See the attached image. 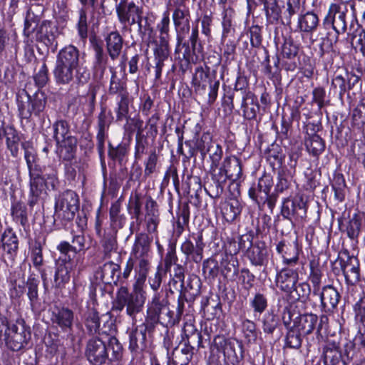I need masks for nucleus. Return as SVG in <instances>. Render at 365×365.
<instances>
[{
  "instance_id": "nucleus-31",
  "label": "nucleus",
  "mask_w": 365,
  "mask_h": 365,
  "mask_svg": "<svg viewBox=\"0 0 365 365\" xmlns=\"http://www.w3.org/2000/svg\"><path fill=\"white\" fill-rule=\"evenodd\" d=\"M322 359L324 365H337L342 361V352L339 343L327 339L322 347Z\"/></svg>"
},
{
  "instance_id": "nucleus-62",
  "label": "nucleus",
  "mask_w": 365,
  "mask_h": 365,
  "mask_svg": "<svg viewBox=\"0 0 365 365\" xmlns=\"http://www.w3.org/2000/svg\"><path fill=\"white\" fill-rule=\"evenodd\" d=\"M302 334L298 331L294 327L288 329L285 337V346L290 349H298L302 343Z\"/></svg>"
},
{
  "instance_id": "nucleus-58",
  "label": "nucleus",
  "mask_w": 365,
  "mask_h": 365,
  "mask_svg": "<svg viewBox=\"0 0 365 365\" xmlns=\"http://www.w3.org/2000/svg\"><path fill=\"white\" fill-rule=\"evenodd\" d=\"M202 272L205 278L215 279L220 273L218 262L213 257L205 259L202 263Z\"/></svg>"
},
{
  "instance_id": "nucleus-8",
  "label": "nucleus",
  "mask_w": 365,
  "mask_h": 365,
  "mask_svg": "<svg viewBox=\"0 0 365 365\" xmlns=\"http://www.w3.org/2000/svg\"><path fill=\"white\" fill-rule=\"evenodd\" d=\"M168 304L166 297H163L160 293H155L148 308L150 314L156 317L161 324L167 327L180 322L173 311L170 309Z\"/></svg>"
},
{
  "instance_id": "nucleus-30",
  "label": "nucleus",
  "mask_w": 365,
  "mask_h": 365,
  "mask_svg": "<svg viewBox=\"0 0 365 365\" xmlns=\"http://www.w3.org/2000/svg\"><path fill=\"white\" fill-rule=\"evenodd\" d=\"M245 257L252 265L262 267L267 264L268 251L264 242H255L254 245L245 252Z\"/></svg>"
},
{
  "instance_id": "nucleus-59",
  "label": "nucleus",
  "mask_w": 365,
  "mask_h": 365,
  "mask_svg": "<svg viewBox=\"0 0 365 365\" xmlns=\"http://www.w3.org/2000/svg\"><path fill=\"white\" fill-rule=\"evenodd\" d=\"M349 91L345 77L339 75L335 76L331 81L329 94L338 95L339 98L342 100L344 93Z\"/></svg>"
},
{
  "instance_id": "nucleus-55",
  "label": "nucleus",
  "mask_w": 365,
  "mask_h": 365,
  "mask_svg": "<svg viewBox=\"0 0 365 365\" xmlns=\"http://www.w3.org/2000/svg\"><path fill=\"white\" fill-rule=\"evenodd\" d=\"M106 346L107 351H111V357H108V359L110 361H120L122 359L123 355V347L115 336H109Z\"/></svg>"
},
{
  "instance_id": "nucleus-37",
  "label": "nucleus",
  "mask_w": 365,
  "mask_h": 365,
  "mask_svg": "<svg viewBox=\"0 0 365 365\" xmlns=\"http://www.w3.org/2000/svg\"><path fill=\"white\" fill-rule=\"evenodd\" d=\"M29 195L28 199V205L31 207H34L36 205L41 196L46 193V182L44 177L34 176L29 178Z\"/></svg>"
},
{
  "instance_id": "nucleus-43",
  "label": "nucleus",
  "mask_w": 365,
  "mask_h": 365,
  "mask_svg": "<svg viewBox=\"0 0 365 365\" xmlns=\"http://www.w3.org/2000/svg\"><path fill=\"white\" fill-rule=\"evenodd\" d=\"M304 145L309 154L316 158L324 151L326 147L324 140L317 134L306 137Z\"/></svg>"
},
{
  "instance_id": "nucleus-42",
  "label": "nucleus",
  "mask_w": 365,
  "mask_h": 365,
  "mask_svg": "<svg viewBox=\"0 0 365 365\" xmlns=\"http://www.w3.org/2000/svg\"><path fill=\"white\" fill-rule=\"evenodd\" d=\"M242 210L241 202L237 197H233L223 204L222 214L227 222H232L240 215Z\"/></svg>"
},
{
  "instance_id": "nucleus-63",
  "label": "nucleus",
  "mask_w": 365,
  "mask_h": 365,
  "mask_svg": "<svg viewBox=\"0 0 365 365\" xmlns=\"http://www.w3.org/2000/svg\"><path fill=\"white\" fill-rule=\"evenodd\" d=\"M352 122L358 128L365 125V98L361 99L352 113Z\"/></svg>"
},
{
  "instance_id": "nucleus-49",
  "label": "nucleus",
  "mask_w": 365,
  "mask_h": 365,
  "mask_svg": "<svg viewBox=\"0 0 365 365\" xmlns=\"http://www.w3.org/2000/svg\"><path fill=\"white\" fill-rule=\"evenodd\" d=\"M53 138L56 143L63 140H66L68 138H75L71 135L69 124L65 120H59L55 122L53 125Z\"/></svg>"
},
{
  "instance_id": "nucleus-5",
  "label": "nucleus",
  "mask_w": 365,
  "mask_h": 365,
  "mask_svg": "<svg viewBox=\"0 0 365 365\" xmlns=\"http://www.w3.org/2000/svg\"><path fill=\"white\" fill-rule=\"evenodd\" d=\"M79 197L71 190H66L59 193L55 199L54 222L66 226L71 222L79 210Z\"/></svg>"
},
{
  "instance_id": "nucleus-9",
  "label": "nucleus",
  "mask_w": 365,
  "mask_h": 365,
  "mask_svg": "<svg viewBox=\"0 0 365 365\" xmlns=\"http://www.w3.org/2000/svg\"><path fill=\"white\" fill-rule=\"evenodd\" d=\"M213 346L223 353L227 363L237 365L243 359L242 344L235 339L217 335L213 340Z\"/></svg>"
},
{
  "instance_id": "nucleus-24",
  "label": "nucleus",
  "mask_w": 365,
  "mask_h": 365,
  "mask_svg": "<svg viewBox=\"0 0 365 365\" xmlns=\"http://www.w3.org/2000/svg\"><path fill=\"white\" fill-rule=\"evenodd\" d=\"M72 245L68 242L62 241L58 246L57 250L61 255H71V257L76 259V255L78 252L83 253L90 248V242L87 241L83 235H74L72 238Z\"/></svg>"
},
{
  "instance_id": "nucleus-18",
  "label": "nucleus",
  "mask_w": 365,
  "mask_h": 365,
  "mask_svg": "<svg viewBox=\"0 0 365 365\" xmlns=\"http://www.w3.org/2000/svg\"><path fill=\"white\" fill-rule=\"evenodd\" d=\"M272 185V178L264 174L258 180L257 183L252 185L249 190V196L259 206H263L268 200V195Z\"/></svg>"
},
{
  "instance_id": "nucleus-60",
  "label": "nucleus",
  "mask_w": 365,
  "mask_h": 365,
  "mask_svg": "<svg viewBox=\"0 0 365 365\" xmlns=\"http://www.w3.org/2000/svg\"><path fill=\"white\" fill-rule=\"evenodd\" d=\"M11 215L14 221L24 226L28 222L26 207L21 202L12 205Z\"/></svg>"
},
{
  "instance_id": "nucleus-33",
  "label": "nucleus",
  "mask_w": 365,
  "mask_h": 365,
  "mask_svg": "<svg viewBox=\"0 0 365 365\" xmlns=\"http://www.w3.org/2000/svg\"><path fill=\"white\" fill-rule=\"evenodd\" d=\"M222 165L229 180L232 181L231 185H235L237 188L239 186L237 181L240 180L242 175L240 160L235 155L227 156L224 159Z\"/></svg>"
},
{
  "instance_id": "nucleus-36",
  "label": "nucleus",
  "mask_w": 365,
  "mask_h": 365,
  "mask_svg": "<svg viewBox=\"0 0 365 365\" xmlns=\"http://www.w3.org/2000/svg\"><path fill=\"white\" fill-rule=\"evenodd\" d=\"M84 326L89 334H98L105 333L101 329V319L98 312L95 308L88 307L87 311L82 316Z\"/></svg>"
},
{
  "instance_id": "nucleus-35",
  "label": "nucleus",
  "mask_w": 365,
  "mask_h": 365,
  "mask_svg": "<svg viewBox=\"0 0 365 365\" xmlns=\"http://www.w3.org/2000/svg\"><path fill=\"white\" fill-rule=\"evenodd\" d=\"M106 51L110 58L115 61L120 55L124 40L118 31H113L105 37Z\"/></svg>"
},
{
  "instance_id": "nucleus-61",
  "label": "nucleus",
  "mask_w": 365,
  "mask_h": 365,
  "mask_svg": "<svg viewBox=\"0 0 365 365\" xmlns=\"http://www.w3.org/2000/svg\"><path fill=\"white\" fill-rule=\"evenodd\" d=\"M277 180L275 190L277 192H282L289 187L292 176L287 168H282L278 171Z\"/></svg>"
},
{
  "instance_id": "nucleus-53",
  "label": "nucleus",
  "mask_w": 365,
  "mask_h": 365,
  "mask_svg": "<svg viewBox=\"0 0 365 365\" xmlns=\"http://www.w3.org/2000/svg\"><path fill=\"white\" fill-rule=\"evenodd\" d=\"M232 255H225L221 260V273L225 277L237 275L238 272L237 261Z\"/></svg>"
},
{
  "instance_id": "nucleus-14",
  "label": "nucleus",
  "mask_w": 365,
  "mask_h": 365,
  "mask_svg": "<svg viewBox=\"0 0 365 365\" xmlns=\"http://www.w3.org/2000/svg\"><path fill=\"white\" fill-rule=\"evenodd\" d=\"M78 259L71 257V255H61L56 263L54 275V284L56 288H61L71 279V273L76 269Z\"/></svg>"
},
{
  "instance_id": "nucleus-1",
  "label": "nucleus",
  "mask_w": 365,
  "mask_h": 365,
  "mask_svg": "<svg viewBox=\"0 0 365 365\" xmlns=\"http://www.w3.org/2000/svg\"><path fill=\"white\" fill-rule=\"evenodd\" d=\"M53 76L58 86H67L73 82L81 86L89 81L90 71L84 65L77 47L70 44L58 51Z\"/></svg>"
},
{
  "instance_id": "nucleus-23",
  "label": "nucleus",
  "mask_w": 365,
  "mask_h": 365,
  "mask_svg": "<svg viewBox=\"0 0 365 365\" xmlns=\"http://www.w3.org/2000/svg\"><path fill=\"white\" fill-rule=\"evenodd\" d=\"M292 267L282 268L277 273L275 284L276 286L282 292L286 293H292L293 289L299 280V273L297 269H294Z\"/></svg>"
},
{
  "instance_id": "nucleus-20",
  "label": "nucleus",
  "mask_w": 365,
  "mask_h": 365,
  "mask_svg": "<svg viewBox=\"0 0 365 365\" xmlns=\"http://www.w3.org/2000/svg\"><path fill=\"white\" fill-rule=\"evenodd\" d=\"M339 262L345 277L346 282L354 285L360 280V264L359 259L348 252L345 257H339Z\"/></svg>"
},
{
  "instance_id": "nucleus-13",
  "label": "nucleus",
  "mask_w": 365,
  "mask_h": 365,
  "mask_svg": "<svg viewBox=\"0 0 365 365\" xmlns=\"http://www.w3.org/2000/svg\"><path fill=\"white\" fill-rule=\"evenodd\" d=\"M307 205L302 195L293 198H285L281 207V215L284 219L292 222L294 220L303 219L306 217Z\"/></svg>"
},
{
  "instance_id": "nucleus-32",
  "label": "nucleus",
  "mask_w": 365,
  "mask_h": 365,
  "mask_svg": "<svg viewBox=\"0 0 365 365\" xmlns=\"http://www.w3.org/2000/svg\"><path fill=\"white\" fill-rule=\"evenodd\" d=\"M77 151L76 138H68L56 143V153L59 160L71 163L76 159Z\"/></svg>"
},
{
  "instance_id": "nucleus-4",
  "label": "nucleus",
  "mask_w": 365,
  "mask_h": 365,
  "mask_svg": "<svg viewBox=\"0 0 365 365\" xmlns=\"http://www.w3.org/2000/svg\"><path fill=\"white\" fill-rule=\"evenodd\" d=\"M145 299L143 286L133 284L131 292L126 287L122 286L116 293L113 310L121 312L125 308V312L134 325L137 322V317L143 314Z\"/></svg>"
},
{
  "instance_id": "nucleus-6",
  "label": "nucleus",
  "mask_w": 365,
  "mask_h": 365,
  "mask_svg": "<svg viewBox=\"0 0 365 365\" xmlns=\"http://www.w3.org/2000/svg\"><path fill=\"white\" fill-rule=\"evenodd\" d=\"M109 71L111 76L109 82L108 94L118 96V99L115 113L116 121L120 122L123 119H128L129 104L132 102V99L127 88L126 81L118 76L114 67L110 66Z\"/></svg>"
},
{
  "instance_id": "nucleus-25",
  "label": "nucleus",
  "mask_w": 365,
  "mask_h": 365,
  "mask_svg": "<svg viewBox=\"0 0 365 365\" xmlns=\"http://www.w3.org/2000/svg\"><path fill=\"white\" fill-rule=\"evenodd\" d=\"M142 6L137 5L134 1L120 0L115 5L118 20L124 26H129Z\"/></svg>"
},
{
  "instance_id": "nucleus-16",
  "label": "nucleus",
  "mask_w": 365,
  "mask_h": 365,
  "mask_svg": "<svg viewBox=\"0 0 365 365\" xmlns=\"http://www.w3.org/2000/svg\"><path fill=\"white\" fill-rule=\"evenodd\" d=\"M4 253L2 260L7 267H13L19 250V240L11 228L4 230L1 237Z\"/></svg>"
},
{
  "instance_id": "nucleus-7",
  "label": "nucleus",
  "mask_w": 365,
  "mask_h": 365,
  "mask_svg": "<svg viewBox=\"0 0 365 365\" xmlns=\"http://www.w3.org/2000/svg\"><path fill=\"white\" fill-rule=\"evenodd\" d=\"M30 339V327L26 325L23 319H18L15 323L11 324L4 341L9 349L19 351L26 347Z\"/></svg>"
},
{
  "instance_id": "nucleus-26",
  "label": "nucleus",
  "mask_w": 365,
  "mask_h": 365,
  "mask_svg": "<svg viewBox=\"0 0 365 365\" xmlns=\"http://www.w3.org/2000/svg\"><path fill=\"white\" fill-rule=\"evenodd\" d=\"M215 81H217L215 75L212 76L210 74V67L206 66L204 68L202 66H199L196 68L192 81L196 95L205 96L206 94V86L210 84V82Z\"/></svg>"
},
{
  "instance_id": "nucleus-57",
  "label": "nucleus",
  "mask_w": 365,
  "mask_h": 365,
  "mask_svg": "<svg viewBox=\"0 0 365 365\" xmlns=\"http://www.w3.org/2000/svg\"><path fill=\"white\" fill-rule=\"evenodd\" d=\"M215 142L212 140V136L210 133L206 132L202 133L201 137L196 140L195 148L200 153L202 159L204 160L207 154V151L213 145Z\"/></svg>"
},
{
  "instance_id": "nucleus-19",
  "label": "nucleus",
  "mask_w": 365,
  "mask_h": 365,
  "mask_svg": "<svg viewBox=\"0 0 365 365\" xmlns=\"http://www.w3.org/2000/svg\"><path fill=\"white\" fill-rule=\"evenodd\" d=\"M51 321L61 331L71 334L73 327L74 313L68 307H53Z\"/></svg>"
},
{
  "instance_id": "nucleus-54",
  "label": "nucleus",
  "mask_w": 365,
  "mask_h": 365,
  "mask_svg": "<svg viewBox=\"0 0 365 365\" xmlns=\"http://www.w3.org/2000/svg\"><path fill=\"white\" fill-rule=\"evenodd\" d=\"M266 158L272 165H282L284 155L282 148L275 143L270 145L265 152Z\"/></svg>"
},
{
  "instance_id": "nucleus-47",
  "label": "nucleus",
  "mask_w": 365,
  "mask_h": 365,
  "mask_svg": "<svg viewBox=\"0 0 365 365\" xmlns=\"http://www.w3.org/2000/svg\"><path fill=\"white\" fill-rule=\"evenodd\" d=\"M45 243V240L41 241L36 239L30 247L31 250V260L37 270H41L43 264V245Z\"/></svg>"
},
{
  "instance_id": "nucleus-2",
  "label": "nucleus",
  "mask_w": 365,
  "mask_h": 365,
  "mask_svg": "<svg viewBox=\"0 0 365 365\" xmlns=\"http://www.w3.org/2000/svg\"><path fill=\"white\" fill-rule=\"evenodd\" d=\"M34 78L38 90L33 96L30 94L29 85H26L24 89L16 94L19 115L22 119L29 120L33 114L38 116L44 110L47 102L46 95L40 90L48 81V68L45 63L41 65Z\"/></svg>"
},
{
  "instance_id": "nucleus-10",
  "label": "nucleus",
  "mask_w": 365,
  "mask_h": 365,
  "mask_svg": "<svg viewBox=\"0 0 365 365\" xmlns=\"http://www.w3.org/2000/svg\"><path fill=\"white\" fill-rule=\"evenodd\" d=\"M189 34H182L176 35V46L175 49V53L180 51V47L185 48L182 53L183 59L189 63L192 60V54H195L196 52L201 53L203 47L200 42L199 31L197 26H193L191 29V34L186 41Z\"/></svg>"
},
{
  "instance_id": "nucleus-41",
  "label": "nucleus",
  "mask_w": 365,
  "mask_h": 365,
  "mask_svg": "<svg viewBox=\"0 0 365 365\" xmlns=\"http://www.w3.org/2000/svg\"><path fill=\"white\" fill-rule=\"evenodd\" d=\"M121 276L120 267L113 262L105 263L101 268L100 278L107 284H117Z\"/></svg>"
},
{
  "instance_id": "nucleus-51",
  "label": "nucleus",
  "mask_w": 365,
  "mask_h": 365,
  "mask_svg": "<svg viewBox=\"0 0 365 365\" xmlns=\"http://www.w3.org/2000/svg\"><path fill=\"white\" fill-rule=\"evenodd\" d=\"M262 324L263 331L267 334H272L279 326L280 319L273 312H268L263 315Z\"/></svg>"
},
{
  "instance_id": "nucleus-48",
  "label": "nucleus",
  "mask_w": 365,
  "mask_h": 365,
  "mask_svg": "<svg viewBox=\"0 0 365 365\" xmlns=\"http://www.w3.org/2000/svg\"><path fill=\"white\" fill-rule=\"evenodd\" d=\"M222 10V41H225L228 36L235 31L232 25V19L235 15V11L232 7L224 8Z\"/></svg>"
},
{
  "instance_id": "nucleus-21",
  "label": "nucleus",
  "mask_w": 365,
  "mask_h": 365,
  "mask_svg": "<svg viewBox=\"0 0 365 365\" xmlns=\"http://www.w3.org/2000/svg\"><path fill=\"white\" fill-rule=\"evenodd\" d=\"M319 26V17L313 11H307L299 14L296 31L302 36H310L317 31Z\"/></svg>"
},
{
  "instance_id": "nucleus-52",
  "label": "nucleus",
  "mask_w": 365,
  "mask_h": 365,
  "mask_svg": "<svg viewBox=\"0 0 365 365\" xmlns=\"http://www.w3.org/2000/svg\"><path fill=\"white\" fill-rule=\"evenodd\" d=\"M190 220V208L187 205H184L177 213V221L175 232L180 237L185 230V226L188 225Z\"/></svg>"
},
{
  "instance_id": "nucleus-38",
  "label": "nucleus",
  "mask_w": 365,
  "mask_h": 365,
  "mask_svg": "<svg viewBox=\"0 0 365 365\" xmlns=\"http://www.w3.org/2000/svg\"><path fill=\"white\" fill-rule=\"evenodd\" d=\"M172 12V19L175 26L176 35L190 34L191 19L190 9Z\"/></svg>"
},
{
  "instance_id": "nucleus-12",
  "label": "nucleus",
  "mask_w": 365,
  "mask_h": 365,
  "mask_svg": "<svg viewBox=\"0 0 365 365\" xmlns=\"http://www.w3.org/2000/svg\"><path fill=\"white\" fill-rule=\"evenodd\" d=\"M85 356L91 365L106 364L108 360L106 343L98 336L91 337L86 342Z\"/></svg>"
},
{
  "instance_id": "nucleus-3",
  "label": "nucleus",
  "mask_w": 365,
  "mask_h": 365,
  "mask_svg": "<svg viewBox=\"0 0 365 365\" xmlns=\"http://www.w3.org/2000/svg\"><path fill=\"white\" fill-rule=\"evenodd\" d=\"M348 11L347 1L336 0V2L329 5L322 24L325 29H332L334 33L327 31L326 36L323 38L324 43L327 41L330 46H332L338 42L339 35L346 32Z\"/></svg>"
},
{
  "instance_id": "nucleus-44",
  "label": "nucleus",
  "mask_w": 365,
  "mask_h": 365,
  "mask_svg": "<svg viewBox=\"0 0 365 365\" xmlns=\"http://www.w3.org/2000/svg\"><path fill=\"white\" fill-rule=\"evenodd\" d=\"M261 4L264 5L267 21L269 24L277 23L282 14V9L278 0H264Z\"/></svg>"
},
{
  "instance_id": "nucleus-64",
  "label": "nucleus",
  "mask_w": 365,
  "mask_h": 365,
  "mask_svg": "<svg viewBox=\"0 0 365 365\" xmlns=\"http://www.w3.org/2000/svg\"><path fill=\"white\" fill-rule=\"evenodd\" d=\"M356 320L365 327V294L362 293L353 305Z\"/></svg>"
},
{
  "instance_id": "nucleus-11",
  "label": "nucleus",
  "mask_w": 365,
  "mask_h": 365,
  "mask_svg": "<svg viewBox=\"0 0 365 365\" xmlns=\"http://www.w3.org/2000/svg\"><path fill=\"white\" fill-rule=\"evenodd\" d=\"M147 327L145 324L136 327L129 333L128 349L131 353L132 362L140 364L145 358L146 349Z\"/></svg>"
},
{
  "instance_id": "nucleus-28",
  "label": "nucleus",
  "mask_w": 365,
  "mask_h": 365,
  "mask_svg": "<svg viewBox=\"0 0 365 365\" xmlns=\"http://www.w3.org/2000/svg\"><path fill=\"white\" fill-rule=\"evenodd\" d=\"M145 210L146 230L149 233H155L158 232V227L160 222V212L156 201L150 196L146 197Z\"/></svg>"
},
{
  "instance_id": "nucleus-22",
  "label": "nucleus",
  "mask_w": 365,
  "mask_h": 365,
  "mask_svg": "<svg viewBox=\"0 0 365 365\" xmlns=\"http://www.w3.org/2000/svg\"><path fill=\"white\" fill-rule=\"evenodd\" d=\"M60 34L61 31L56 24L50 21H43L36 32V40L43 42L47 46L56 48V38Z\"/></svg>"
},
{
  "instance_id": "nucleus-46",
  "label": "nucleus",
  "mask_w": 365,
  "mask_h": 365,
  "mask_svg": "<svg viewBox=\"0 0 365 365\" xmlns=\"http://www.w3.org/2000/svg\"><path fill=\"white\" fill-rule=\"evenodd\" d=\"M150 258L151 256L134 257V259L137 262V268L138 269V275L134 284L144 285L150 267Z\"/></svg>"
},
{
  "instance_id": "nucleus-50",
  "label": "nucleus",
  "mask_w": 365,
  "mask_h": 365,
  "mask_svg": "<svg viewBox=\"0 0 365 365\" xmlns=\"http://www.w3.org/2000/svg\"><path fill=\"white\" fill-rule=\"evenodd\" d=\"M142 205L141 195L136 192L134 195L130 196L129 199L128 210L130 215H131L132 218L135 219L136 222L139 224L142 222Z\"/></svg>"
},
{
  "instance_id": "nucleus-17",
  "label": "nucleus",
  "mask_w": 365,
  "mask_h": 365,
  "mask_svg": "<svg viewBox=\"0 0 365 365\" xmlns=\"http://www.w3.org/2000/svg\"><path fill=\"white\" fill-rule=\"evenodd\" d=\"M320 299V307L325 313H334L337 309L340 302L341 295L337 289L332 285H325L319 289L317 294Z\"/></svg>"
},
{
  "instance_id": "nucleus-39",
  "label": "nucleus",
  "mask_w": 365,
  "mask_h": 365,
  "mask_svg": "<svg viewBox=\"0 0 365 365\" xmlns=\"http://www.w3.org/2000/svg\"><path fill=\"white\" fill-rule=\"evenodd\" d=\"M309 268L307 279L312 285V293L317 294L322 286V280L324 277L323 267L320 264L319 259L313 258L309 262Z\"/></svg>"
},
{
  "instance_id": "nucleus-45",
  "label": "nucleus",
  "mask_w": 365,
  "mask_h": 365,
  "mask_svg": "<svg viewBox=\"0 0 365 365\" xmlns=\"http://www.w3.org/2000/svg\"><path fill=\"white\" fill-rule=\"evenodd\" d=\"M241 108L243 116L247 120H254L259 111V105L257 97L252 94L251 98H242Z\"/></svg>"
},
{
  "instance_id": "nucleus-34",
  "label": "nucleus",
  "mask_w": 365,
  "mask_h": 365,
  "mask_svg": "<svg viewBox=\"0 0 365 365\" xmlns=\"http://www.w3.org/2000/svg\"><path fill=\"white\" fill-rule=\"evenodd\" d=\"M319 317L312 313L299 314L294 319V327L304 336H307L317 329Z\"/></svg>"
},
{
  "instance_id": "nucleus-40",
  "label": "nucleus",
  "mask_w": 365,
  "mask_h": 365,
  "mask_svg": "<svg viewBox=\"0 0 365 365\" xmlns=\"http://www.w3.org/2000/svg\"><path fill=\"white\" fill-rule=\"evenodd\" d=\"M151 241L146 233L137 234L131 251L133 258L150 256Z\"/></svg>"
},
{
  "instance_id": "nucleus-27",
  "label": "nucleus",
  "mask_w": 365,
  "mask_h": 365,
  "mask_svg": "<svg viewBox=\"0 0 365 365\" xmlns=\"http://www.w3.org/2000/svg\"><path fill=\"white\" fill-rule=\"evenodd\" d=\"M195 245L187 239L180 247L181 252L186 256L187 260H192L195 263H199L203 257V250L205 245L202 242V235L194 237Z\"/></svg>"
},
{
  "instance_id": "nucleus-15",
  "label": "nucleus",
  "mask_w": 365,
  "mask_h": 365,
  "mask_svg": "<svg viewBox=\"0 0 365 365\" xmlns=\"http://www.w3.org/2000/svg\"><path fill=\"white\" fill-rule=\"evenodd\" d=\"M300 250L297 239L292 241L283 239L276 245V251L282 257V264L287 267L298 264Z\"/></svg>"
},
{
  "instance_id": "nucleus-29",
  "label": "nucleus",
  "mask_w": 365,
  "mask_h": 365,
  "mask_svg": "<svg viewBox=\"0 0 365 365\" xmlns=\"http://www.w3.org/2000/svg\"><path fill=\"white\" fill-rule=\"evenodd\" d=\"M111 120L107 115L106 108H102L98 115L96 135L97 149L101 158L104 156L105 140L106 138V132L109 128Z\"/></svg>"
},
{
  "instance_id": "nucleus-56",
  "label": "nucleus",
  "mask_w": 365,
  "mask_h": 365,
  "mask_svg": "<svg viewBox=\"0 0 365 365\" xmlns=\"http://www.w3.org/2000/svg\"><path fill=\"white\" fill-rule=\"evenodd\" d=\"M153 55L154 60L165 61L170 56V41L162 38L155 41Z\"/></svg>"
}]
</instances>
